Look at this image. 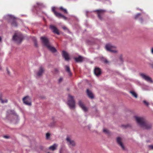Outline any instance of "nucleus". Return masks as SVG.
Wrapping results in <instances>:
<instances>
[{
  "label": "nucleus",
  "instance_id": "nucleus-1",
  "mask_svg": "<svg viewBox=\"0 0 153 153\" xmlns=\"http://www.w3.org/2000/svg\"><path fill=\"white\" fill-rule=\"evenodd\" d=\"M134 119L137 123L144 129H149L152 127V125L147 122L143 117L135 116Z\"/></svg>",
  "mask_w": 153,
  "mask_h": 153
},
{
  "label": "nucleus",
  "instance_id": "nucleus-2",
  "mask_svg": "<svg viewBox=\"0 0 153 153\" xmlns=\"http://www.w3.org/2000/svg\"><path fill=\"white\" fill-rule=\"evenodd\" d=\"M24 37L20 33H15L13 37V40L17 44H20L22 41Z\"/></svg>",
  "mask_w": 153,
  "mask_h": 153
},
{
  "label": "nucleus",
  "instance_id": "nucleus-3",
  "mask_svg": "<svg viewBox=\"0 0 153 153\" xmlns=\"http://www.w3.org/2000/svg\"><path fill=\"white\" fill-rule=\"evenodd\" d=\"M67 103L70 109H74L75 108V102L73 96L68 95Z\"/></svg>",
  "mask_w": 153,
  "mask_h": 153
},
{
  "label": "nucleus",
  "instance_id": "nucleus-4",
  "mask_svg": "<svg viewBox=\"0 0 153 153\" xmlns=\"http://www.w3.org/2000/svg\"><path fill=\"white\" fill-rule=\"evenodd\" d=\"M105 48L106 50L111 53H116L117 52V51L116 50L115 47L112 46L110 44H108L106 45Z\"/></svg>",
  "mask_w": 153,
  "mask_h": 153
},
{
  "label": "nucleus",
  "instance_id": "nucleus-5",
  "mask_svg": "<svg viewBox=\"0 0 153 153\" xmlns=\"http://www.w3.org/2000/svg\"><path fill=\"white\" fill-rule=\"evenodd\" d=\"M140 75L143 79L147 82L150 83L153 82V81L152 78L146 74L143 73H140Z\"/></svg>",
  "mask_w": 153,
  "mask_h": 153
},
{
  "label": "nucleus",
  "instance_id": "nucleus-6",
  "mask_svg": "<svg viewBox=\"0 0 153 153\" xmlns=\"http://www.w3.org/2000/svg\"><path fill=\"white\" fill-rule=\"evenodd\" d=\"M24 103L26 105L30 106L31 105V99L28 96H26L23 99Z\"/></svg>",
  "mask_w": 153,
  "mask_h": 153
},
{
  "label": "nucleus",
  "instance_id": "nucleus-7",
  "mask_svg": "<svg viewBox=\"0 0 153 153\" xmlns=\"http://www.w3.org/2000/svg\"><path fill=\"white\" fill-rule=\"evenodd\" d=\"M40 39L45 45L47 47L50 44L48 39L46 37H41Z\"/></svg>",
  "mask_w": 153,
  "mask_h": 153
},
{
  "label": "nucleus",
  "instance_id": "nucleus-8",
  "mask_svg": "<svg viewBox=\"0 0 153 153\" xmlns=\"http://www.w3.org/2000/svg\"><path fill=\"white\" fill-rule=\"evenodd\" d=\"M117 142L118 145L121 147L123 150H126V149L123 144L122 142V139L120 137H118L117 138Z\"/></svg>",
  "mask_w": 153,
  "mask_h": 153
},
{
  "label": "nucleus",
  "instance_id": "nucleus-9",
  "mask_svg": "<svg viewBox=\"0 0 153 153\" xmlns=\"http://www.w3.org/2000/svg\"><path fill=\"white\" fill-rule=\"evenodd\" d=\"M50 28L52 30L53 33L58 35L60 33L58 30L55 26L54 25H51Z\"/></svg>",
  "mask_w": 153,
  "mask_h": 153
},
{
  "label": "nucleus",
  "instance_id": "nucleus-10",
  "mask_svg": "<svg viewBox=\"0 0 153 153\" xmlns=\"http://www.w3.org/2000/svg\"><path fill=\"white\" fill-rule=\"evenodd\" d=\"M45 71L43 67L40 66L39 67V69L37 72L36 75L38 76H40L42 75L43 73Z\"/></svg>",
  "mask_w": 153,
  "mask_h": 153
},
{
  "label": "nucleus",
  "instance_id": "nucleus-11",
  "mask_svg": "<svg viewBox=\"0 0 153 153\" xmlns=\"http://www.w3.org/2000/svg\"><path fill=\"white\" fill-rule=\"evenodd\" d=\"M97 14L99 18L101 20L102 19V16L103 15L104 13L105 12V10H97Z\"/></svg>",
  "mask_w": 153,
  "mask_h": 153
},
{
  "label": "nucleus",
  "instance_id": "nucleus-12",
  "mask_svg": "<svg viewBox=\"0 0 153 153\" xmlns=\"http://www.w3.org/2000/svg\"><path fill=\"white\" fill-rule=\"evenodd\" d=\"M78 104L79 106L84 111L86 112L87 111L88 109L83 104L81 100L79 101Z\"/></svg>",
  "mask_w": 153,
  "mask_h": 153
},
{
  "label": "nucleus",
  "instance_id": "nucleus-13",
  "mask_svg": "<svg viewBox=\"0 0 153 153\" xmlns=\"http://www.w3.org/2000/svg\"><path fill=\"white\" fill-rule=\"evenodd\" d=\"M66 140L67 142L68 143V145L70 146H72L75 145V143L74 141L71 140L69 137H67L66 138Z\"/></svg>",
  "mask_w": 153,
  "mask_h": 153
},
{
  "label": "nucleus",
  "instance_id": "nucleus-14",
  "mask_svg": "<svg viewBox=\"0 0 153 153\" xmlns=\"http://www.w3.org/2000/svg\"><path fill=\"white\" fill-rule=\"evenodd\" d=\"M62 56L64 58L65 60H68L70 58L68 53L65 51H63L62 53Z\"/></svg>",
  "mask_w": 153,
  "mask_h": 153
},
{
  "label": "nucleus",
  "instance_id": "nucleus-15",
  "mask_svg": "<svg viewBox=\"0 0 153 153\" xmlns=\"http://www.w3.org/2000/svg\"><path fill=\"white\" fill-rule=\"evenodd\" d=\"M57 146L58 145L56 143H54L53 145L50 146L48 149L51 151H54L57 149Z\"/></svg>",
  "mask_w": 153,
  "mask_h": 153
},
{
  "label": "nucleus",
  "instance_id": "nucleus-16",
  "mask_svg": "<svg viewBox=\"0 0 153 153\" xmlns=\"http://www.w3.org/2000/svg\"><path fill=\"white\" fill-rule=\"evenodd\" d=\"M94 74L97 76H99L101 74V71L99 68H96L94 71Z\"/></svg>",
  "mask_w": 153,
  "mask_h": 153
},
{
  "label": "nucleus",
  "instance_id": "nucleus-17",
  "mask_svg": "<svg viewBox=\"0 0 153 153\" xmlns=\"http://www.w3.org/2000/svg\"><path fill=\"white\" fill-rule=\"evenodd\" d=\"M47 47L51 52H55L56 51V48L54 47L51 46L50 44Z\"/></svg>",
  "mask_w": 153,
  "mask_h": 153
},
{
  "label": "nucleus",
  "instance_id": "nucleus-18",
  "mask_svg": "<svg viewBox=\"0 0 153 153\" xmlns=\"http://www.w3.org/2000/svg\"><path fill=\"white\" fill-rule=\"evenodd\" d=\"M87 93L88 96L91 99L94 98V95L92 92L90 91L87 89Z\"/></svg>",
  "mask_w": 153,
  "mask_h": 153
},
{
  "label": "nucleus",
  "instance_id": "nucleus-19",
  "mask_svg": "<svg viewBox=\"0 0 153 153\" xmlns=\"http://www.w3.org/2000/svg\"><path fill=\"white\" fill-rule=\"evenodd\" d=\"M75 61L77 62H82L83 60V57L79 56L78 57L74 58Z\"/></svg>",
  "mask_w": 153,
  "mask_h": 153
},
{
  "label": "nucleus",
  "instance_id": "nucleus-20",
  "mask_svg": "<svg viewBox=\"0 0 153 153\" xmlns=\"http://www.w3.org/2000/svg\"><path fill=\"white\" fill-rule=\"evenodd\" d=\"M65 68L66 71L68 73V75L71 76L72 75V74L71 72L69 66L68 65H65Z\"/></svg>",
  "mask_w": 153,
  "mask_h": 153
},
{
  "label": "nucleus",
  "instance_id": "nucleus-21",
  "mask_svg": "<svg viewBox=\"0 0 153 153\" xmlns=\"http://www.w3.org/2000/svg\"><path fill=\"white\" fill-rule=\"evenodd\" d=\"M52 11L54 13V14L55 15V16L57 17L58 15L59 14V13H58L57 12H56L55 10V7H53L52 8Z\"/></svg>",
  "mask_w": 153,
  "mask_h": 153
},
{
  "label": "nucleus",
  "instance_id": "nucleus-22",
  "mask_svg": "<svg viewBox=\"0 0 153 153\" xmlns=\"http://www.w3.org/2000/svg\"><path fill=\"white\" fill-rule=\"evenodd\" d=\"M130 93L132 94V95L135 97V98H137V95L136 93H135L134 91H130Z\"/></svg>",
  "mask_w": 153,
  "mask_h": 153
},
{
  "label": "nucleus",
  "instance_id": "nucleus-23",
  "mask_svg": "<svg viewBox=\"0 0 153 153\" xmlns=\"http://www.w3.org/2000/svg\"><path fill=\"white\" fill-rule=\"evenodd\" d=\"M57 17L59 18H62L63 19H64L65 20H66L67 19V17H66L65 16H64L60 13H59V14L58 15Z\"/></svg>",
  "mask_w": 153,
  "mask_h": 153
},
{
  "label": "nucleus",
  "instance_id": "nucleus-24",
  "mask_svg": "<svg viewBox=\"0 0 153 153\" xmlns=\"http://www.w3.org/2000/svg\"><path fill=\"white\" fill-rule=\"evenodd\" d=\"M59 153H66L67 152L66 150L63 148H61L59 151Z\"/></svg>",
  "mask_w": 153,
  "mask_h": 153
},
{
  "label": "nucleus",
  "instance_id": "nucleus-25",
  "mask_svg": "<svg viewBox=\"0 0 153 153\" xmlns=\"http://www.w3.org/2000/svg\"><path fill=\"white\" fill-rule=\"evenodd\" d=\"M59 9L60 10L63 11L66 14L68 13L67 10L65 8H64L62 7H60Z\"/></svg>",
  "mask_w": 153,
  "mask_h": 153
},
{
  "label": "nucleus",
  "instance_id": "nucleus-26",
  "mask_svg": "<svg viewBox=\"0 0 153 153\" xmlns=\"http://www.w3.org/2000/svg\"><path fill=\"white\" fill-rule=\"evenodd\" d=\"M101 60L102 62H104L105 63H107L108 62V61L103 57H101Z\"/></svg>",
  "mask_w": 153,
  "mask_h": 153
},
{
  "label": "nucleus",
  "instance_id": "nucleus-27",
  "mask_svg": "<svg viewBox=\"0 0 153 153\" xmlns=\"http://www.w3.org/2000/svg\"><path fill=\"white\" fill-rule=\"evenodd\" d=\"M6 17L10 19H14L15 17L12 15H6Z\"/></svg>",
  "mask_w": 153,
  "mask_h": 153
},
{
  "label": "nucleus",
  "instance_id": "nucleus-28",
  "mask_svg": "<svg viewBox=\"0 0 153 153\" xmlns=\"http://www.w3.org/2000/svg\"><path fill=\"white\" fill-rule=\"evenodd\" d=\"M63 80V79L62 77H60L59 79L58 80V83H61Z\"/></svg>",
  "mask_w": 153,
  "mask_h": 153
},
{
  "label": "nucleus",
  "instance_id": "nucleus-29",
  "mask_svg": "<svg viewBox=\"0 0 153 153\" xmlns=\"http://www.w3.org/2000/svg\"><path fill=\"white\" fill-rule=\"evenodd\" d=\"M141 14L140 13H137V14L134 16V19H137L138 18V17L140 16Z\"/></svg>",
  "mask_w": 153,
  "mask_h": 153
},
{
  "label": "nucleus",
  "instance_id": "nucleus-30",
  "mask_svg": "<svg viewBox=\"0 0 153 153\" xmlns=\"http://www.w3.org/2000/svg\"><path fill=\"white\" fill-rule=\"evenodd\" d=\"M7 102H8L7 100V99H5L4 100H3L1 101V103H7Z\"/></svg>",
  "mask_w": 153,
  "mask_h": 153
},
{
  "label": "nucleus",
  "instance_id": "nucleus-31",
  "mask_svg": "<svg viewBox=\"0 0 153 153\" xmlns=\"http://www.w3.org/2000/svg\"><path fill=\"white\" fill-rule=\"evenodd\" d=\"M103 131L106 134H108L109 133V131L106 129H103Z\"/></svg>",
  "mask_w": 153,
  "mask_h": 153
},
{
  "label": "nucleus",
  "instance_id": "nucleus-32",
  "mask_svg": "<svg viewBox=\"0 0 153 153\" xmlns=\"http://www.w3.org/2000/svg\"><path fill=\"white\" fill-rule=\"evenodd\" d=\"M50 133H47L46 134V138L47 139H48L50 137Z\"/></svg>",
  "mask_w": 153,
  "mask_h": 153
},
{
  "label": "nucleus",
  "instance_id": "nucleus-33",
  "mask_svg": "<svg viewBox=\"0 0 153 153\" xmlns=\"http://www.w3.org/2000/svg\"><path fill=\"white\" fill-rule=\"evenodd\" d=\"M143 103L145 104L147 106H148L149 105V103L147 102L145 100H144L143 101Z\"/></svg>",
  "mask_w": 153,
  "mask_h": 153
},
{
  "label": "nucleus",
  "instance_id": "nucleus-34",
  "mask_svg": "<svg viewBox=\"0 0 153 153\" xmlns=\"http://www.w3.org/2000/svg\"><path fill=\"white\" fill-rule=\"evenodd\" d=\"M13 114H14V115L15 118L16 119H18V116L16 114L15 112H14Z\"/></svg>",
  "mask_w": 153,
  "mask_h": 153
},
{
  "label": "nucleus",
  "instance_id": "nucleus-35",
  "mask_svg": "<svg viewBox=\"0 0 153 153\" xmlns=\"http://www.w3.org/2000/svg\"><path fill=\"white\" fill-rule=\"evenodd\" d=\"M12 25L13 26H17V24H16V22H13L12 23Z\"/></svg>",
  "mask_w": 153,
  "mask_h": 153
},
{
  "label": "nucleus",
  "instance_id": "nucleus-36",
  "mask_svg": "<svg viewBox=\"0 0 153 153\" xmlns=\"http://www.w3.org/2000/svg\"><path fill=\"white\" fill-rule=\"evenodd\" d=\"M149 148L150 149H153V145H150L149 146Z\"/></svg>",
  "mask_w": 153,
  "mask_h": 153
},
{
  "label": "nucleus",
  "instance_id": "nucleus-37",
  "mask_svg": "<svg viewBox=\"0 0 153 153\" xmlns=\"http://www.w3.org/2000/svg\"><path fill=\"white\" fill-rule=\"evenodd\" d=\"M120 60L121 61V62H123V59L122 57V56H120Z\"/></svg>",
  "mask_w": 153,
  "mask_h": 153
},
{
  "label": "nucleus",
  "instance_id": "nucleus-38",
  "mask_svg": "<svg viewBox=\"0 0 153 153\" xmlns=\"http://www.w3.org/2000/svg\"><path fill=\"white\" fill-rule=\"evenodd\" d=\"M151 53L153 54V47L151 48Z\"/></svg>",
  "mask_w": 153,
  "mask_h": 153
},
{
  "label": "nucleus",
  "instance_id": "nucleus-39",
  "mask_svg": "<svg viewBox=\"0 0 153 153\" xmlns=\"http://www.w3.org/2000/svg\"><path fill=\"white\" fill-rule=\"evenodd\" d=\"M139 21L141 22L142 23L143 22V19L142 18H141L139 19Z\"/></svg>",
  "mask_w": 153,
  "mask_h": 153
},
{
  "label": "nucleus",
  "instance_id": "nucleus-40",
  "mask_svg": "<svg viewBox=\"0 0 153 153\" xmlns=\"http://www.w3.org/2000/svg\"><path fill=\"white\" fill-rule=\"evenodd\" d=\"M4 137L6 139H7L9 138V137L7 136H4Z\"/></svg>",
  "mask_w": 153,
  "mask_h": 153
},
{
  "label": "nucleus",
  "instance_id": "nucleus-41",
  "mask_svg": "<svg viewBox=\"0 0 153 153\" xmlns=\"http://www.w3.org/2000/svg\"><path fill=\"white\" fill-rule=\"evenodd\" d=\"M62 28L64 30H65L67 29V28L65 27H63Z\"/></svg>",
  "mask_w": 153,
  "mask_h": 153
},
{
  "label": "nucleus",
  "instance_id": "nucleus-42",
  "mask_svg": "<svg viewBox=\"0 0 153 153\" xmlns=\"http://www.w3.org/2000/svg\"><path fill=\"white\" fill-rule=\"evenodd\" d=\"M2 100H3V99H2L1 97L0 96V101H1V102Z\"/></svg>",
  "mask_w": 153,
  "mask_h": 153
},
{
  "label": "nucleus",
  "instance_id": "nucleus-43",
  "mask_svg": "<svg viewBox=\"0 0 153 153\" xmlns=\"http://www.w3.org/2000/svg\"><path fill=\"white\" fill-rule=\"evenodd\" d=\"M35 45L36 47H37V43L36 42H35Z\"/></svg>",
  "mask_w": 153,
  "mask_h": 153
},
{
  "label": "nucleus",
  "instance_id": "nucleus-44",
  "mask_svg": "<svg viewBox=\"0 0 153 153\" xmlns=\"http://www.w3.org/2000/svg\"><path fill=\"white\" fill-rule=\"evenodd\" d=\"M151 67L153 68V64H152L151 65Z\"/></svg>",
  "mask_w": 153,
  "mask_h": 153
},
{
  "label": "nucleus",
  "instance_id": "nucleus-45",
  "mask_svg": "<svg viewBox=\"0 0 153 153\" xmlns=\"http://www.w3.org/2000/svg\"><path fill=\"white\" fill-rule=\"evenodd\" d=\"M7 70V73H8V74H9V73H10V72H9V71H8V70Z\"/></svg>",
  "mask_w": 153,
  "mask_h": 153
},
{
  "label": "nucleus",
  "instance_id": "nucleus-46",
  "mask_svg": "<svg viewBox=\"0 0 153 153\" xmlns=\"http://www.w3.org/2000/svg\"><path fill=\"white\" fill-rule=\"evenodd\" d=\"M2 69L1 67L0 66V70H1Z\"/></svg>",
  "mask_w": 153,
  "mask_h": 153
},
{
  "label": "nucleus",
  "instance_id": "nucleus-47",
  "mask_svg": "<svg viewBox=\"0 0 153 153\" xmlns=\"http://www.w3.org/2000/svg\"><path fill=\"white\" fill-rule=\"evenodd\" d=\"M1 38L0 37V41H1Z\"/></svg>",
  "mask_w": 153,
  "mask_h": 153
}]
</instances>
